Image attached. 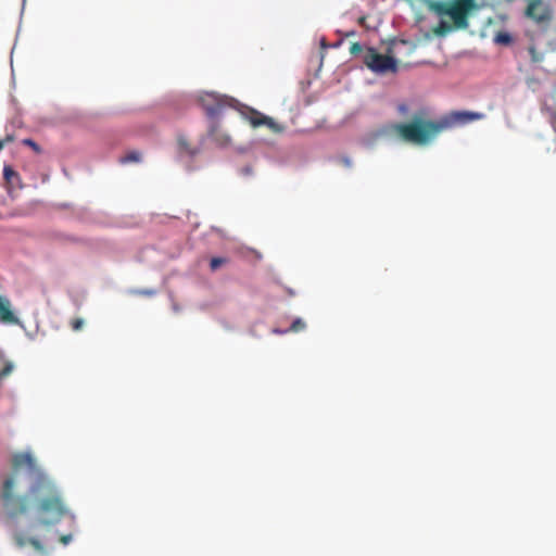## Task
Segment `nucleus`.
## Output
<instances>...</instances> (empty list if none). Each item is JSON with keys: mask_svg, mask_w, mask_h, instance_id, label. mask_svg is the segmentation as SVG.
<instances>
[{"mask_svg": "<svg viewBox=\"0 0 556 556\" xmlns=\"http://www.w3.org/2000/svg\"><path fill=\"white\" fill-rule=\"evenodd\" d=\"M3 177L11 187L18 186L21 182L18 173L9 165H5L3 168Z\"/></svg>", "mask_w": 556, "mask_h": 556, "instance_id": "11", "label": "nucleus"}, {"mask_svg": "<svg viewBox=\"0 0 556 556\" xmlns=\"http://www.w3.org/2000/svg\"><path fill=\"white\" fill-rule=\"evenodd\" d=\"M71 540H72V535H71V534H65V535H62V536L60 538V541H61V543H63V544H67Z\"/></svg>", "mask_w": 556, "mask_h": 556, "instance_id": "24", "label": "nucleus"}, {"mask_svg": "<svg viewBox=\"0 0 556 556\" xmlns=\"http://www.w3.org/2000/svg\"><path fill=\"white\" fill-rule=\"evenodd\" d=\"M84 324H85L84 319H83V318L77 317V318L72 319V321H71V327H72V329H73L74 331H79V330H81V329H83Z\"/></svg>", "mask_w": 556, "mask_h": 556, "instance_id": "19", "label": "nucleus"}, {"mask_svg": "<svg viewBox=\"0 0 556 556\" xmlns=\"http://www.w3.org/2000/svg\"><path fill=\"white\" fill-rule=\"evenodd\" d=\"M228 262L226 257H212L210 261V268L212 271L217 270L222 265Z\"/></svg>", "mask_w": 556, "mask_h": 556, "instance_id": "16", "label": "nucleus"}, {"mask_svg": "<svg viewBox=\"0 0 556 556\" xmlns=\"http://www.w3.org/2000/svg\"><path fill=\"white\" fill-rule=\"evenodd\" d=\"M23 144L30 147L37 153L40 152V147L31 139H24Z\"/></svg>", "mask_w": 556, "mask_h": 556, "instance_id": "22", "label": "nucleus"}, {"mask_svg": "<svg viewBox=\"0 0 556 556\" xmlns=\"http://www.w3.org/2000/svg\"><path fill=\"white\" fill-rule=\"evenodd\" d=\"M363 51V47L359 42H353L350 47V52L353 55H356Z\"/></svg>", "mask_w": 556, "mask_h": 556, "instance_id": "21", "label": "nucleus"}, {"mask_svg": "<svg viewBox=\"0 0 556 556\" xmlns=\"http://www.w3.org/2000/svg\"><path fill=\"white\" fill-rule=\"evenodd\" d=\"M529 53L533 62H541L543 59L542 54H540L533 46L529 48Z\"/></svg>", "mask_w": 556, "mask_h": 556, "instance_id": "20", "label": "nucleus"}, {"mask_svg": "<svg viewBox=\"0 0 556 556\" xmlns=\"http://www.w3.org/2000/svg\"><path fill=\"white\" fill-rule=\"evenodd\" d=\"M406 110H407V108H406V105H405V104H401V105H399V112H401V113H405V112H406Z\"/></svg>", "mask_w": 556, "mask_h": 556, "instance_id": "26", "label": "nucleus"}, {"mask_svg": "<svg viewBox=\"0 0 556 556\" xmlns=\"http://www.w3.org/2000/svg\"><path fill=\"white\" fill-rule=\"evenodd\" d=\"M0 321L5 324H16L17 318L11 309V303L9 299L0 295Z\"/></svg>", "mask_w": 556, "mask_h": 556, "instance_id": "9", "label": "nucleus"}, {"mask_svg": "<svg viewBox=\"0 0 556 556\" xmlns=\"http://www.w3.org/2000/svg\"><path fill=\"white\" fill-rule=\"evenodd\" d=\"M12 369H13V364L5 361L2 356H0V379L10 375Z\"/></svg>", "mask_w": 556, "mask_h": 556, "instance_id": "13", "label": "nucleus"}, {"mask_svg": "<svg viewBox=\"0 0 556 556\" xmlns=\"http://www.w3.org/2000/svg\"><path fill=\"white\" fill-rule=\"evenodd\" d=\"M244 172H245L247 174H249V173L251 172V169L247 167V168L244 169Z\"/></svg>", "mask_w": 556, "mask_h": 556, "instance_id": "28", "label": "nucleus"}, {"mask_svg": "<svg viewBox=\"0 0 556 556\" xmlns=\"http://www.w3.org/2000/svg\"><path fill=\"white\" fill-rule=\"evenodd\" d=\"M426 116L427 113L422 110L414 114L408 123L393 124L391 129L404 142L428 146L443 131L480 121L484 114L471 111H452L439 119H430Z\"/></svg>", "mask_w": 556, "mask_h": 556, "instance_id": "2", "label": "nucleus"}, {"mask_svg": "<svg viewBox=\"0 0 556 556\" xmlns=\"http://www.w3.org/2000/svg\"><path fill=\"white\" fill-rule=\"evenodd\" d=\"M201 106L211 118L220 115L226 108L238 109L239 102L230 97L206 92L200 98Z\"/></svg>", "mask_w": 556, "mask_h": 556, "instance_id": "4", "label": "nucleus"}, {"mask_svg": "<svg viewBox=\"0 0 556 556\" xmlns=\"http://www.w3.org/2000/svg\"><path fill=\"white\" fill-rule=\"evenodd\" d=\"M305 327H306L305 323L301 318H296L295 320L292 321L289 330L293 331V332H298V331L304 330Z\"/></svg>", "mask_w": 556, "mask_h": 556, "instance_id": "17", "label": "nucleus"}, {"mask_svg": "<svg viewBox=\"0 0 556 556\" xmlns=\"http://www.w3.org/2000/svg\"><path fill=\"white\" fill-rule=\"evenodd\" d=\"M210 137L220 147H226L230 143V137L223 132L217 124H214L210 129Z\"/></svg>", "mask_w": 556, "mask_h": 556, "instance_id": "10", "label": "nucleus"}, {"mask_svg": "<svg viewBox=\"0 0 556 556\" xmlns=\"http://www.w3.org/2000/svg\"><path fill=\"white\" fill-rule=\"evenodd\" d=\"M177 144L180 153H185L190 156H193L197 153V150L190 147L187 138L184 136L178 137Z\"/></svg>", "mask_w": 556, "mask_h": 556, "instance_id": "12", "label": "nucleus"}, {"mask_svg": "<svg viewBox=\"0 0 556 556\" xmlns=\"http://www.w3.org/2000/svg\"><path fill=\"white\" fill-rule=\"evenodd\" d=\"M365 65L374 73H395L397 63L393 56L379 53L375 48L368 47L364 54Z\"/></svg>", "mask_w": 556, "mask_h": 556, "instance_id": "5", "label": "nucleus"}, {"mask_svg": "<svg viewBox=\"0 0 556 556\" xmlns=\"http://www.w3.org/2000/svg\"><path fill=\"white\" fill-rule=\"evenodd\" d=\"M494 41L498 45L507 46V45L511 43L513 38H511L510 34H508L506 31H500L495 35Z\"/></svg>", "mask_w": 556, "mask_h": 556, "instance_id": "14", "label": "nucleus"}, {"mask_svg": "<svg viewBox=\"0 0 556 556\" xmlns=\"http://www.w3.org/2000/svg\"><path fill=\"white\" fill-rule=\"evenodd\" d=\"M245 109L249 111L248 119L253 127L267 126L274 132H281L283 130V127L277 124L271 117L265 116L253 109Z\"/></svg>", "mask_w": 556, "mask_h": 556, "instance_id": "7", "label": "nucleus"}, {"mask_svg": "<svg viewBox=\"0 0 556 556\" xmlns=\"http://www.w3.org/2000/svg\"><path fill=\"white\" fill-rule=\"evenodd\" d=\"M525 15L536 24H548L553 18V11L543 0H528Z\"/></svg>", "mask_w": 556, "mask_h": 556, "instance_id": "6", "label": "nucleus"}, {"mask_svg": "<svg viewBox=\"0 0 556 556\" xmlns=\"http://www.w3.org/2000/svg\"><path fill=\"white\" fill-rule=\"evenodd\" d=\"M12 140H13V138L11 136H7L5 139L0 140V150H2L4 148L5 142H10Z\"/></svg>", "mask_w": 556, "mask_h": 556, "instance_id": "25", "label": "nucleus"}, {"mask_svg": "<svg viewBox=\"0 0 556 556\" xmlns=\"http://www.w3.org/2000/svg\"><path fill=\"white\" fill-rule=\"evenodd\" d=\"M131 293L141 296H153L156 292L154 289H136L131 290Z\"/></svg>", "mask_w": 556, "mask_h": 556, "instance_id": "18", "label": "nucleus"}, {"mask_svg": "<svg viewBox=\"0 0 556 556\" xmlns=\"http://www.w3.org/2000/svg\"><path fill=\"white\" fill-rule=\"evenodd\" d=\"M365 22H366V16H361V17L358 18V24H359V25H362V26H363V25H365Z\"/></svg>", "mask_w": 556, "mask_h": 556, "instance_id": "27", "label": "nucleus"}, {"mask_svg": "<svg viewBox=\"0 0 556 556\" xmlns=\"http://www.w3.org/2000/svg\"><path fill=\"white\" fill-rule=\"evenodd\" d=\"M339 162L348 168L352 166V161L349 156H340Z\"/></svg>", "mask_w": 556, "mask_h": 556, "instance_id": "23", "label": "nucleus"}, {"mask_svg": "<svg viewBox=\"0 0 556 556\" xmlns=\"http://www.w3.org/2000/svg\"><path fill=\"white\" fill-rule=\"evenodd\" d=\"M0 496L10 518L26 515L34 508L39 523L49 526L67 513L61 491L28 452L12 456L11 472L2 479Z\"/></svg>", "mask_w": 556, "mask_h": 556, "instance_id": "1", "label": "nucleus"}, {"mask_svg": "<svg viewBox=\"0 0 556 556\" xmlns=\"http://www.w3.org/2000/svg\"><path fill=\"white\" fill-rule=\"evenodd\" d=\"M426 8L439 17L448 16L452 24L441 20L433 28V34L444 37L454 29L469 27V14L477 8L476 0H421Z\"/></svg>", "mask_w": 556, "mask_h": 556, "instance_id": "3", "label": "nucleus"}, {"mask_svg": "<svg viewBox=\"0 0 556 556\" xmlns=\"http://www.w3.org/2000/svg\"><path fill=\"white\" fill-rule=\"evenodd\" d=\"M13 541L18 548L25 547L27 544L31 545L37 552L46 553L45 546L37 538H27L21 530L13 531Z\"/></svg>", "mask_w": 556, "mask_h": 556, "instance_id": "8", "label": "nucleus"}, {"mask_svg": "<svg viewBox=\"0 0 556 556\" xmlns=\"http://www.w3.org/2000/svg\"><path fill=\"white\" fill-rule=\"evenodd\" d=\"M141 159V154L137 151L128 152L121 159L122 163H130V162H139Z\"/></svg>", "mask_w": 556, "mask_h": 556, "instance_id": "15", "label": "nucleus"}]
</instances>
